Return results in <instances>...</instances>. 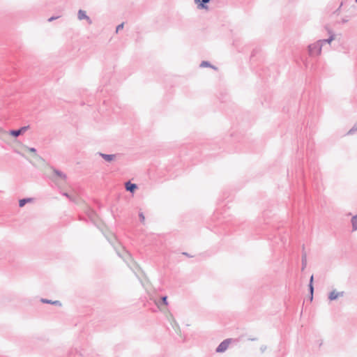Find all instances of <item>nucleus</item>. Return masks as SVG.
Instances as JSON below:
<instances>
[{"instance_id": "obj_10", "label": "nucleus", "mask_w": 357, "mask_h": 357, "mask_svg": "<svg viewBox=\"0 0 357 357\" xmlns=\"http://www.w3.org/2000/svg\"><path fill=\"white\" fill-rule=\"evenodd\" d=\"M126 190L131 193H134L137 189V185L135 183H132L130 181H128L125 184Z\"/></svg>"}, {"instance_id": "obj_31", "label": "nucleus", "mask_w": 357, "mask_h": 357, "mask_svg": "<svg viewBox=\"0 0 357 357\" xmlns=\"http://www.w3.org/2000/svg\"><path fill=\"white\" fill-rule=\"evenodd\" d=\"M348 22V20H347V19L343 18V19L342 20V23H346V22Z\"/></svg>"}, {"instance_id": "obj_11", "label": "nucleus", "mask_w": 357, "mask_h": 357, "mask_svg": "<svg viewBox=\"0 0 357 357\" xmlns=\"http://www.w3.org/2000/svg\"><path fill=\"white\" fill-rule=\"evenodd\" d=\"M77 18L79 20H89V17L86 15V11L83 10H79L77 13Z\"/></svg>"}, {"instance_id": "obj_30", "label": "nucleus", "mask_w": 357, "mask_h": 357, "mask_svg": "<svg viewBox=\"0 0 357 357\" xmlns=\"http://www.w3.org/2000/svg\"><path fill=\"white\" fill-rule=\"evenodd\" d=\"M342 4L343 3L342 2L341 4L340 5L339 8L335 11V13H339L340 10V8H341V7L342 6Z\"/></svg>"}, {"instance_id": "obj_15", "label": "nucleus", "mask_w": 357, "mask_h": 357, "mask_svg": "<svg viewBox=\"0 0 357 357\" xmlns=\"http://www.w3.org/2000/svg\"><path fill=\"white\" fill-rule=\"evenodd\" d=\"M351 222L354 231L357 230V214L351 218Z\"/></svg>"}, {"instance_id": "obj_13", "label": "nucleus", "mask_w": 357, "mask_h": 357, "mask_svg": "<svg viewBox=\"0 0 357 357\" xmlns=\"http://www.w3.org/2000/svg\"><path fill=\"white\" fill-rule=\"evenodd\" d=\"M199 66L201 68H205V67H209V68H211L214 70H217V67L214 66L213 65H212L209 61H203L201 62Z\"/></svg>"}, {"instance_id": "obj_20", "label": "nucleus", "mask_w": 357, "mask_h": 357, "mask_svg": "<svg viewBox=\"0 0 357 357\" xmlns=\"http://www.w3.org/2000/svg\"><path fill=\"white\" fill-rule=\"evenodd\" d=\"M171 324H172V327L175 329V331L177 332L176 330L179 329V327L174 319H173V321Z\"/></svg>"}, {"instance_id": "obj_26", "label": "nucleus", "mask_w": 357, "mask_h": 357, "mask_svg": "<svg viewBox=\"0 0 357 357\" xmlns=\"http://www.w3.org/2000/svg\"><path fill=\"white\" fill-rule=\"evenodd\" d=\"M59 17V16H56V17L52 16V17H50V18L48 19V22H52L53 20H56V19H58Z\"/></svg>"}, {"instance_id": "obj_35", "label": "nucleus", "mask_w": 357, "mask_h": 357, "mask_svg": "<svg viewBox=\"0 0 357 357\" xmlns=\"http://www.w3.org/2000/svg\"><path fill=\"white\" fill-rule=\"evenodd\" d=\"M183 255H184L185 256H188V254L187 252H183Z\"/></svg>"}, {"instance_id": "obj_4", "label": "nucleus", "mask_w": 357, "mask_h": 357, "mask_svg": "<svg viewBox=\"0 0 357 357\" xmlns=\"http://www.w3.org/2000/svg\"><path fill=\"white\" fill-rule=\"evenodd\" d=\"M230 342H231V339H225V340H223V341H222V342H221V343H220V344L217 347V348H216V349H215V351H216L217 353H222V352H225V351L227 349V348H228V347H229V345Z\"/></svg>"}, {"instance_id": "obj_32", "label": "nucleus", "mask_w": 357, "mask_h": 357, "mask_svg": "<svg viewBox=\"0 0 357 357\" xmlns=\"http://www.w3.org/2000/svg\"><path fill=\"white\" fill-rule=\"evenodd\" d=\"M248 340H251V341H255V340H257V338H255V337H252V338H249Z\"/></svg>"}, {"instance_id": "obj_28", "label": "nucleus", "mask_w": 357, "mask_h": 357, "mask_svg": "<svg viewBox=\"0 0 357 357\" xmlns=\"http://www.w3.org/2000/svg\"><path fill=\"white\" fill-rule=\"evenodd\" d=\"M313 281H314V277H313V275H312L310 278L309 285L313 284Z\"/></svg>"}, {"instance_id": "obj_5", "label": "nucleus", "mask_w": 357, "mask_h": 357, "mask_svg": "<svg viewBox=\"0 0 357 357\" xmlns=\"http://www.w3.org/2000/svg\"><path fill=\"white\" fill-rule=\"evenodd\" d=\"M195 1V3L197 4V8L199 10H208V3L211 1V0H194Z\"/></svg>"}, {"instance_id": "obj_36", "label": "nucleus", "mask_w": 357, "mask_h": 357, "mask_svg": "<svg viewBox=\"0 0 357 357\" xmlns=\"http://www.w3.org/2000/svg\"><path fill=\"white\" fill-rule=\"evenodd\" d=\"M355 2L357 3V0H355Z\"/></svg>"}, {"instance_id": "obj_21", "label": "nucleus", "mask_w": 357, "mask_h": 357, "mask_svg": "<svg viewBox=\"0 0 357 357\" xmlns=\"http://www.w3.org/2000/svg\"><path fill=\"white\" fill-rule=\"evenodd\" d=\"M40 301L43 303H47V304H52V300H49V299H47V298H41Z\"/></svg>"}, {"instance_id": "obj_33", "label": "nucleus", "mask_w": 357, "mask_h": 357, "mask_svg": "<svg viewBox=\"0 0 357 357\" xmlns=\"http://www.w3.org/2000/svg\"><path fill=\"white\" fill-rule=\"evenodd\" d=\"M90 213H91V220H92V214H93V211L91 209L90 211Z\"/></svg>"}, {"instance_id": "obj_34", "label": "nucleus", "mask_w": 357, "mask_h": 357, "mask_svg": "<svg viewBox=\"0 0 357 357\" xmlns=\"http://www.w3.org/2000/svg\"><path fill=\"white\" fill-rule=\"evenodd\" d=\"M305 252V245H303V247H302V252Z\"/></svg>"}, {"instance_id": "obj_29", "label": "nucleus", "mask_w": 357, "mask_h": 357, "mask_svg": "<svg viewBox=\"0 0 357 357\" xmlns=\"http://www.w3.org/2000/svg\"><path fill=\"white\" fill-rule=\"evenodd\" d=\"M134 264H135V265L136 268H137V269H138L139 271H140L143 273V275H144V273L143 271H142V270H141V268H140V267H139V266L136 263H134Z\"/></svg>"}, {"instance_id": "obj_1", "label": "nucleus", "mask_w": 357, "mask_h": 357, "mask_svg": "<svg viewBox=\"0 0 357 357\" xmlns=\"http://www.w3.org/2000/svg\"><path fill=\"white\" fill-rule=\"evenodd\" d=\"M106 238H107V241L109 242V243L115 249L118 256L119 257H121V259H123V260L128 264V266L130 268V269L133 271V273H135L136 277L138 278V280H139V282L142 284V285L143 287H144V283L142 280V279H141L140 276L139 275V274L130 265L129 261H132L130 255L128 252H126V251H123V252L121 253L120 252V250H118V248L115 245L116 240V238L113 235L111 234L109 236H107Z\"/></svg>"}, {"instance_id": "obj_17", "label": "nucleus", "mask_w": 357, "mask_h": 357, "mask_svg": "<svg viewBox=\"0 0 357 357\" xmlns=\"http://www.w3.org/2000/svg\"><path fill=\"white\" fill-rule=\"evenodd\" d=\"M357 132V122L353 126V127L347 132V135H352Z\"/></svg>"}, {"instance_id": "obj_18", "label": "nucleus", "mask_w": 357, "mask_h": 357, "mask_svg": "<svg viewBox=\"0 0 357 357\" xmlns=\"http://www.w3.org/2000/svg\"><path fill=\"white\" fill-rule=\"evenodd\" d=\"M309 293H310V301H312L313 300V294H314V286L313 284L308 285Z\"/></svg>"}, {"instance_id": "obj_14", "label": "nucleus", "mask_w": 357, "mask_h": 357, "mask_svg": "<svg viewBox=\"0 0 357 357\" xmlns=\"http://www.w3.org/2000/svg\"><path fill=\"white\" fill-rule=\"evenodd\" d=\"M33 200V198H24L22 199H20L19 201V206L23 207L26 204L32 202Z\"/></svg>"}, {"instance_id": "obj_22", "label": "nucleus", "mask_w": 357, "mask_h": 357, "mask_svg": "<svg viewBox=\"0 0 357 357\" xmlns=\"http://www.w3.org/2000/svg\"><path fill=\"white\" fill-rule=\"evenodd\" d=\"M139 218L140 221L144 223L145 220V217L142 212L139 213Z\"/></svg>"}, {"instance_id": "obj_27", "label": "nucleus", "mask_w": 357, "mask_h": 357, "mask_svg": "<svg viewBox=\"0 0 357 357\" xmlns=\"http://www.w3.org/2000/svg\"><path fill=\"white\" fill-rule=\"evenodd\" d=\"M62 195H63V196L68 197V199H71V197H70V195L68 192H63Z\"/></svg>"}, {"instance_id": "obj_2", "label": "nucleus", "mask_w": 357, "mask_h": 357, "mask_svg": "<svg viewBox=\"0 0 357 357\" xmlns=\"http://www.w3.org/2000/svg\"><path fill=\"white\" fill-rule=\"evenodd\" d=\"M322 47L323 45L319 40L314 43L309 45L307 47L309 55L310 56H317L320 55L321 53Z\"/></svg>"}, {"instance_id": "obj_6", "label": "nucleus", "mask_w": 357, "mask_h": 357, "mask_svg": "<svg viewBox=\"0 0 357 357\" xmlns=\"http://www.w3.org/2000/svg\"><path fill=\"white\" fill-rule=\"evenodd\" d=\"M344 294V291H337L335 289L331 291L328 294V299L330 301H335L339 297H342Z\"/></svg>"}, {"instance_id": "obj_3", "label": "nucleus", "mask_w": 357, "mask_h": 357, "mask_svg": "<svg viewBox=\"0 0 357 357\" xmlns=\"http://www.w3.org/2000/svg\"><path fill=\"white\" fill-rule=\"evenodd\" d=\"M29 126H22L20 128L17 130H10L9 131V134L15 137H17L20 135L24 134L26 131H27L29 129Z\"/></svg>"}, {"instance_id": "obj_9", "label": "nucleus", "mask_w": 357, "mask_h": 357, "mask_svg": "<svg viewBox=\"0 0 357 357\" xmlns=\"http://www.w3.org/2000/svg\"><path fill=\"white\" fill-rule=\"evenodd\" d=\"M101 158H102L105 161L110 162L113 160H114L116 157V154H105L100 152L97 153Z\"/></svg>"}, {"instance_id": "obj_12", "label": "nucleus", "mask_w": 357, "mask_h": 357, "mask_svg": "<svg viewBox=\"0 0 357 357\" xmlns=\"http://www.w3.org/2000/svg\"><path fill=\"white\" fill-rule=\"evenodd\" d=\"M301 262H302L301 271H304V269L306 268V266H307V254L305 252H302Z\"/></svg>"}, {"instance_id": "obj_8", "label": "nucleus", "mask_w": 357, "mask_h": 357, "mask_svg": "<svg viewBox=\"0 0 357 357\" xmlns=\"http://www.w3.org/2000/svg\"><path fill=\"white\" fill-rule=\"evenodd\" d=\"M327 31H328V33H329L330 36L327 39H322V40H319V41H321V43L322 44V45H324V44L326 43H328V44H331V43L335 40V33L329 29H327Z\"/></svg>"}, {"instance_id": "obj_24", "label": "nucleus", "mask_w": 357, "mask_h": 357, "mask_svg": "<svg viewBox=\"0 0 357 357\" xmlns=\"http://www.w3.org/2000/svg\"><path fill=\"white\" fill-rule=\"evenodd\" d=\"M26 149H27L30 152H32V153H36V149L33 147H28V146H25Z\"/></svg>"}, {"instance_id": "obj_19", "label": "nucleus", "mask_w": 357, "mask_h": 357, "mask_svg": "<svg viewBox=\"0 0 357 357\" xmlns=\"http://www.w3.org/2000/svg\"><path fill=\"white\" fill-rule=\"evenodd\" d=\"M124 26V23L122 22L121 24H119L116 28V33H117L120 30L123 29Z\"/></svg>"}, {"instance_id": "obj_23", "label": "nucleus", "mask_w": 357, "mask_h": 357, "mask_svg": "<svg viewBox=\"0 0 357 357\" xmlns=\"http://www.w3.org/2000/svg\"><path fill=\"white\" fill-rule=\"evenodd\" d=\"M52 305L61 306V303L59 301H52Z\"/></svg>"}, {"instance_id": "obj_16", "label": "nucleus", "mask_w": 357, "mask_h": 357, "mask_svg": "<svg viewBox=\"0 0 357 357\" xmlns=\"http://www.w3.org/2000/svg\"><path fill=\"white\" fill-rule=\"evenodd\" d=\"M156 304L158 305V307H160V305L162 304L165 305H168L167 296H162L160 301L158 303H156Z\"/></svg>"}, {"instance_id": "obj_25", "label": "nucleus", "mask_w": 357, "mask_h": 357, "mask_svg": "<svg viewBox=\"0 0 357 357\" xmlns=\"http://www.w3.org/2000/svg\"><path fill=\"white\" fill-rule=\"evenodd\" d=\"M266 348H267V347H266V345H261V346L260 347V351H261V353H264V352L266 351Z\"/></svg>"}, {"instance_id": "obj_7", "label": "nucleus", "mask_w": 357, "mask_h": 357, "mask_svg": "<svg viewBox=\"0 0 357 357\" xmlns=\"http://www.w3.org/2000/svg\"><path fill=\"white\" fill-rule=\"evenodd\" d=\"M51 169L54 173V176L59 177V179L62 180V181H66L67 179L66 174H64L63 172H61L53 167H51Z\"/></svg>"}]
</instances>
